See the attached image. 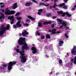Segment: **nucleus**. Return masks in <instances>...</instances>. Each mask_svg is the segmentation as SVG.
Masks as SVG:
<instances>
[{
  "label": "nucleus",
  "mask_w": 76,
  "mask_h": 76,
  "mask_svg": "<svg viewBox=\"0 0 76 76\" xmlns=\"http://www.w3.org/2000/svg\"><path fill=\"white\" fill-rule=\"evenodd\" d=\"M31 50L33 51L32 53L33 54H35V53H37V49H36V48L34 47H32Z\"/></svg>",
  "instance_id": "12"
},
{
  "label": "nucleus",
  "mask_w": 76,
  "mask_h": 76,
  "mask_svg": "<svg viewBox=\"0 0 76 76\" xmlns=\"http://www.w3.org/2000/svg\"><path fill=\"white\" fill-rule=\"evenodd\" d=\"M22 23L23 24V25H24V26H26V27H27V26H28L29 25H28V24L27 23L24 24L23 22H22Z\"/></svg>",
  "instance_id": "22"
},
{
  "label": "nucleus",
  "mask_w": 76,
  "mask_h": 76,
  "mask_svg": "<svg viewBox=\"0 0 76 76\" xmlns=\"http://www.w3.org/2000/svg\"><path fill=\"white\" fill-rule=\"evenodd\" d=\"M65 4V3H63L62 4H61L59 5L60 7H62V6H63Z\"/></svg>",
  "instance_id": "26"
},
{
  "label": "nucleus",
  "mask_w": 76,
  "mask_h": 76,
  "mask_svg": "<svg viewBox=\"0 0 76 76\" xmlns=\"http://www.w3.org/2000/svg\"><path fill=\"white\" fill-rule=\"evenodd\" d=\"M76 10V9H75V7L74 8H72V10Z\"/></svg>",
  "instance_id": "39"
},
{
  "label": "nucleus",
  "mask_w": 76,
  "mask_h": 76,
  "mask_svg": "<svg viewBox=\"0 0 76 76\" xmlns=\"http://www.w3.org/2000/svg\"><path fill=\"white\" fill-rule=\"evenodd\" d=\"M65 37L66 38H69V36H67V34H65Z\"/></svg>",
  "instance_id": "33"
},
{
  "label": "nucleus",
  "mask_w": 76,
  "mask_h": 76,
  "mask_svg": "<svg viewBox=\"0 0 76 76\" xmlns=\"http://www.w3.org/2000/svg\"><path fill=\"white\" fill-rule=\"evenodd\" d=\"M16 18H17V19L18 20H20V19H22V18L20 17H18Z\"/></svg>",
  "instance_id": "25"
},
{
  "label": "nucleus",
  "mask_w": 76,
  "mask_h": 76,
  "mask_svg": "<svg viewBox=\"0 0 76 76\" xmlns=\"http://www.w3.org/2000/svg\"><path fill=\"white\" fill-rule=\"evenodd\" d=\"M51 1H53V0H50Z\"/></svg>",
  "instance_id": "58"
},
{
  "label": "nucleus",
  "mask_w": 76,
  "mask_h": 76,
  "mask_svg": "<svg viewBox=\"0 0 76 76\" xmlns=\"http://www.w3.org/2000/svg\"><path fill=\"white\" fill-rule=\"evenodd\" d=\"M56 16H53L52 17L53 19H56Z\"/></svg>",
  "instance_id": "42"
},
{
  "label": "nucleus",
  "mask_w": 76,
  "mask_h": 76,
  "mask_svg": "<svg viewBox=\"0 0 76 76\" xmlns=\"http://www.w3.org/2000/svg\"><path fill=\"white\" fill-rule=\"evenodd\" d=\"M57 74H56V75H57Z\"/></svg>",
  "instance_id": "61"
},
{
  "label": "nucleus",
  "mask_w": 76,
  "mask_h": 76,
  "mask_svg": "<svg viewBox=\"0 0 76 76\" xmlns=\"http://www.w3.org/2000/svg\"><path fill=\"white\" fill-rule=\"evenodd\" d=\"M33 3L32 2H26L25 4L26 6H31Z\"/></svg>",
  "instance_id": "14"
},
{
  "label": "nucleus",
  "mask_w": 76,
  "mask_h": 76,
  "mask_svg": "<svg viewBox=\"0 0 76 76\" xmlns=\"http://www.w3.org/2000/svg\"><path fill=\"white\" fill-rule=\"evenodd\" d=\"M4 4V3H0V5H2Z\"/></svg>",
  "instance_id": "44"
},
{
  "label": "nucleus",
  "mask_w": 76,
  "mask_h": 76,
  "mask_svg": "<svg viewBox=\"0 0 76 76\" xmlns=\"http://www.w3.org/2000/svg\"><path fill=\"white\" fill-rule=\"evenodd\" d=\"M57 20L58 22V23H59V24H62V25H63L62 23L63 21H62V20L59 18H57Z\"/></svg>",
  "instance_id": "13"
},
{
  "label": "nucleus",
  "mask_w": 76,
  "mask_h": 76,
  "mask_svg": "<svg viewBox=\"0 0 76 76\" xmlns=\"http://www.w3.org/2000/svg\"><path fill=\"white\" fill-rule=\"evenodd\" d=\"M28 32H26V31H23L22 33V35L23 37H26V35H28Z\"/></svg>",
  "instance_id": "11"
},
{
  "label": "nucleus",
  "mask_w": 76,
  "mask_h": 76,
  "mask_svg": "<svg viewBox=\"0 0 76 76\" xmlns=\"http://www.w3.org/2000/svg\"><path fill=\"white\" fill-rule=\"evenodd\" d=\"M72 63L70 64V66L73 65V63L74 62V64H76V56L74 57V59H71Z\"/></svg>",
  "instance_id": "9"
},
{
  "label": "nucleus",
  "mask_w": 76,
  "mask_h": 76,
  "mask_svg": "<svg viewBox=\"0 0 76 76\" xmlns=\"http://www.w3.org/2000/svg\"><path fill=\"white\" fill-rule=\"evenodd\" d=\"M63 11H58V14H62V13H63Z\"/></svg>",
  "instance_id": "29"
},
{
  "label": "nucleus",
  "mask_w": 76,
  "mask_h": 76,
  "mask_svg": "<svg viewBox=\"0 0 76 76\" xmlns=\"http://www.w3.org/2000/svg\"><path fill=\"white\" fill-rule=\"evenodd\" d=\"M76 46H74V48H73V49L72 50L71 52L73 54H74V56H75V55H76Z\"/></svg>",
  "instance_id": "7"
},
{
  "label": "nucleus",
  "mask_w": 76,
  "mask_h": 76,
  "mask_svg": "<svg viewBox=\"0 0 76 76\" xmlns=\"http://www.w3.org/2000/svg\"><path fill=\"white\" fill-rule=\"evenodd\" d=\"M49 0H45V2H47V1H49Z\"/></svg>",
  "instance_id": "49"
},
{
  "label": "nucleus",
  "mask_w": 76,
  "mask_h": 76,
  "mask_svg": "<svg viewBox=\"0 0 76 76\" xmlns=\"http://www.w3.org/2000/svg\"><path fill=\"white\" fill-rule=\"evenodd\" d=\"M60 31H57V34H59V33H60Z\"/></svg>",
  "instance_id": "50"
},
{
  "label": "nucleus",
  "mask_w": 76,
  "mask_h": 76,
  "mask_svg": "<svg viewBox=\"0 0 76 76\" xmlns=\"http://www.w3.org/2000/svg\"><path fill=\"white\" fill-rule=\"evenodd\" d=\"M54 24H53V25H52L51 27H54Z\"/></svg>",
  "instance_id": "46"
},
{
  "label": "nucleus",
  "mask_w": 76,
  "mask_h": 76,
  "mask_svg": "<svg viewBox=\"0 0 76 76\" xmlns=\"http://www.w3.org/2000/svg\"><path fill=\"white\" fill-rule=\"evenodd\" d=\"M15 13H16V11H10V10H9V8H7L5 10V14L7 15H14Z\"/></svg>",
  "instance_id": "5"
},
{
  "label": "nucleus",
  "mask_w": 76,
  "mask_h": 76,
  "mask_svg": "<svg viewBox=\"0 0 76 76\" xmlns=\"http://www.w3.org/2000/svg\"><path fill=\"white\" fill-rule=\"evenodd\" d=\"M56 30L55 29H53L52 31V33L53 34H55V33H56Z\"/></svg>",
  "instance_id": "23"
},
{
  "label": "nucleus",
  "mask_w": 76,
  "mask_h": 76,
  "mask_svg": "<svg viewBox=\"0 0 76 76\" xmlns=\"http://www.w3.org/2000/svg\"><path fill=\"white\" fill-rule=\"evenodd\" d=\"M44 0H42V1H44Z\"/></svg>",
  "instance_id": "60"
},
{
  "label": "nucleus",
  "mask_w": 76,
  "mask_h": 76,
  "mask_svg": "<svg viewBox=\"0 0 76 76\" xmlns=\"http://www.w3.org/2000/svg\"><path fill=\"white\" fill-rule=\"evenodd\" d=\"M18 7V5H17V3H14L12 6V9H16Z\"/></svg>",
  "instance_id": "15"
},
{
  "label": "nucleus",
  "mask_w": 76,
  "mask_h": 76,
  "mask_svg": "<svg viewBox=\"0 0 76 76\" xmlns=\"http://www.w3.org/2000/svg\"><path fill=\"white\" fill-rule=\"evenodd\" d=\"M17 63L16 61H14L13 62H10L8 63V69L9 70H11L12 69V66H13V64L15 65Z\"/></svg>",
  "instance_id": "4"
},
{
  "label": "nucleus",
  "mask_w": 76,
  "mask_h": 76,
  "mask_svg": "<svg viewBox=\"0 0 76 76\" xmlns=\"http://www.w3.org/2000/svg\"><path fill=\"white\" fill-rule=\"evenodd\" d=\"M67 15L68 17H70V16H71V15L69 13V12H66L64 13L63 15H62V17H64V16H65V15Z\"/></svg>",
  "instance_id": "10"
},
{
  "label": "nucleus",
  "mask_w": 76,
  "mask_h": 76,
  "mask_svg": "<svg viewBox=\"0 0 76 76\" xmlns=\"http://www.w3.org/2000/svg\"><path fill=\"white\" fill-rule=\"evenodd\" d=\"M20 22L18 21V22L17 23V26L18 27H21L22 25L20 24Z\"/></svg>",
  "instance_id": "16"
},
{
  "label": "nucleus",
  "mask_w": 76,
  "mask_h": 76,
  "mask_svg": "<svg viewBox=\"0 0 76 76\" xmlns=\"http://www.w3.org/2000/svg\"><path fill=\"white\" fill-rule=\"evenodd\" d=\"M52 73H53V72H51L50 73V74L51 75V74H52Z\"/></svg>",
  "instance_id": "54"
},
{
  "label": "nucleus",
  "mask_w": 76,
  "mask_h": 76,
  "mask_svg": "<svg viewBox=\"0 0 76 76\" xmlns=\"http://www.w3.org/2000/svg\"><path fill=\"white\" fill-rule=\"evenodd\" d=\"M46 38H50V36L49 35H46Z\"/></svg>",
  "instance_id": "32"
},
{
  "label": "nucleus",
  "mask_w": 76,
  "mask_h": 76,
  "mask_svg": "<svg viewBox=\"0 0 76 76\" xmlns=\"http://www.w3.org/2000/svg\"><path fill=\"white\" fill-rule=\"evenodd\" d=\"M38 26L39 27H41L42 26V24L41 23H39Z\"/></svg>",
  "instance_id": "27"
},
{
  "label": "nucleus",
  "mask_w": 76,
  "mask_h": 76,
  "mask_svg": "<svg viewBox=\"0 0 76 76\" xmlns=\"http://www.w3.org/2000/svg\"><path fill=\"white\" fill-rule=\"evenodd\" d=\"M49 32H51V30H49Z\"/></svg>",
  "instance_id": "52"
},
{
  "label": "nucleus",
  "mask_w": 76,
  "mask_h": 76,
  "mask_svg": "<svg viewBox=\"0 0 76 76\" xmlns=\"http://www.w3.org/2000/svg\"><path fill=\"white\" fill-rule=\"evenodd\" d=\"M3 66L4 67H7V65H4Z\"/></svg>",
  "instance_id": "41"
},
{
  "label": "nucleus",
  "mask_w": 76,
  "mask_h": 76,
  "mask_svg": "<svg viewBox=\"0 0 76 76\" xmlns=\"http://www.w3.org/2000/svg\"><path fill=\"white\" fill-rule=\"evenodd\" d=\"M59 63L60 64H61V63H62V60H59Z\"/></svg>",
  "instance_id": "35"
},
{
  "label": "nucleus",
  "mask_w": 76,
  "mask_h": 76,
  "mask_svg": "<svg viewBox=\"0 0 76 76\" xmlns=\"http://www.w3.org/2000/svg\"><path fill=\"white\" fill-rule=\"evenodd\" d=\"M1 7V8H3L4 7H5V5H1L0 6Z\"/></svg>",
  "instance_id": "34"
},
{
  "label": "nucleus",
  "mask_w": 76,
  "mask_h": 76,
  "mask_svg": "<svg viewBox=\"0 0 76 76\" xmlns=\"http://www.w3.org/2000/svg\"><path fill=\"white\" fill-rule=\"evenodd\" d=\"M74 7H75L76 8V4H75L74 6Z\"/></svg>",
  "instance_id": "55"
},
{
  "label": "nucleus",
  "mask_w": 76,
  "mask_h": 76,
  "mask_svg": "<svg viewBox=\"0 0 76 76\" xmlns=\"http://www.w3.org/2000/svg\"><path fill=\"white\" fill-rule=\"evenodd\" d=\"M68 7V6H65L63 7V8H64V9H67Z\"/></svg>",
  "instance_id": "28"
},
{
  "label": "nucleus",
  "mask_w": 76,
  "mask_h": 76,
  "mask_svg": "<svg viewBox=\"0 0 76 76\" xmlns=\"http://www.w3.org/2000/svg\"><path fill=\"white\" fill-rule=\"evenodd\" d=\"M38 11H39V12H38V14L39 15H41V13L42 12V9H40V10H39Z\"/></svg>",
  "instance_id": "20"
},
{
  "label": "nucleus",
  "mask_w": 76,
  "mask_h": 76,
  "mask_svg": "<svg viewBox=\"0 0 76 76\" xmlns=\"http://www.w3.org/2000/svg\"><path fill=\"white\" fill-rule=\"evenodd\" d=\"M45 38V36H41V39H44Z\"/></svg>",
  "instance_id": "31"
},
{
  "label": "nucleus",
  "mask_w": 76,
  "mask_h": 76,
  "mask_svg": "<svg viewBox=\"0 0 76 76\" xmlns=\"http://www.w3.org/2000/svg\"><path fill=\"white\" fill-rule=\"evenodd\" d=\"M13 26V28H16V27H17V26H16V25H14Z\"/></svg>",
  "instance_id": "37"
},
{
  "label": "nucleus",
  "mask_w": 76,
  "mask_h": 76,
  "mask_svg": "<svg viewBox=\"0 0 76 76\" xmlns=\"http://www.w3.org/2000/svg\"><path fill=\"white\" fill-rule=\"evenodd\" d=\"M17 48H19V46H17Z\"/></svg>",
  "instance_id": "57"
},
{
  "label": "nucleus",
  "mask_w": 76,
  "mask_h": 76,
  "mask_svg": "<svg viewBox=\"0 0 76 76\" xmlns=\"http://www.w3.org/2000/svg\"><path fill=\"white\" fill-rule=\"evenodd\" d=\"M63 26H64L62 25V26H60L59 28H60V29H63Z\"/></svg>",
  "instance_id": "36"
},
{
  "label": "nucleus",
  "mask_w": 76,
  "mask_h": 76,
  "mask_svg": "<svg viewBox=\"0 0 76 76\" xmlns=\"http://www.w3.org/2000/svg\"><path fill=\"white\" fill-rule=\"evenodd\" d=\"M20 13L19 12H17L15 15V16H19V15H20Z\"/></svg>",
  "instance_id": "24"
},
{
  "label": "nucleus",
  "mask_w": 76,
  "mask_h": 76,
  "mask_svg": "<svg viewBox=\"0 0 76 76\" xmlns=\"http://www.w3.org/2000/svg\"><path fill=\"white\" fill-rule=\"evenodd\" d=\"M40 5H42L43 6H49V4L46 5L45 4L42 3L40 2L39 3Z\"/></svg>",
  "instance_id": "21"
},
{
  "label": "nucleus",
  "mask_w": 76,
  "mask_h": 76,
  "mask_svg": "<svg viewBox=\"0 0 76 76\" xmlns=\"http://www.w3.org/2000/svg\"><path fill=\"white\" fill-rule=\"evenodd\" d=\"M63 43H64V42L63 41H60L59 43V46L61 47V46H62L63 45Z\"/></svg>",
  "instance_id": "18"
},
{
  "label": "nucleus",
  "mask_w": 76,
  "mask_h": 76,
  "mask_svg": "<svg viewBox=\"0 0 76 76\" xmlns=\"http://www.w3.org/2000/svg\"><path fill=\"white\" fill-rule=\"evenodd\" d=\"M16 51L17 53H20L21 56H20V58L21 62L22 63H25L26 61V56H25V53H24L25 51H24L23 50H22V51H19V50L18 49H16Z\"/></svg>",
  "instance_id": "2"
},
{
  "label": "nucleus",
  "mask_w": 76,
  "mask_h": 76,
  "mask_svg": "<svg viewBox=\"0 0 76 76\" xmlns=\"http://www.w3.org/2000/svg\"><path fill=\"white\" fill-rule=\"evenodd\" d=\"M36 34L38 35H40V33L38 32V31H37L36 32Z\"/></svg>",
  "instance_id": "30"
},
{
  "label": "nucleus",
  "mask_w": 76,
  "mask_h": 76,
  "mask_svg": "<svg viewBox=\"0 0 76 76\" xmlns=\"http://www.w3.org/2000/svg\"><path fill=\"white\" fill-rule=\"evenodd\" d=\"M19 35H20V36H21V34H19Z\"/></svg>",
  "instance_id": "59"
},
{
  "label": "nucleus",
  "mask_w": 76,
  "mask_h": 76,
  "mask_svg": "<svg viewBox=\"0 0 76 76\" xmlns=\"http://www.w3.org/2000/svg\"><path fill=\"white\" fill-rule=\"evenodd\" d=\"M8 19H10L11 21V24L12 25L14 22V17L13 16H9L8 17Z\"/></svg>",
  "instance_id": "8"
},
{
  "label": "nucleus",
  "mask_w": 76,
  "mask_h": 76,
  "mask_svg": "<svg viewBox=\"0 0 76 76\" xmlns=\"http://www.w3.org/2000/svg\"><path fill=\"white\" fill-rule=\"evenodd\" d=\"M26 22H28V21H29V20H26Z\"/></svg>",
  "instance_id": "48"
},
{
  "label": "nucleus",
  "mask_w": 76,
  "mask_h": 76,
  "mask_svg": "<svg viewBox=\"0 0 76 76\" xmlns=\"http://www.w3.org/2000/svg\"><path fill=\"white\" fill-rule=\"evenodd\" d=\"M46 58H49V56H48V55H46Z\"/></svg>",
  "instance_id": "45"
},
{
  "label": "nucleus",
  "mask_w": 76,
  "mask_h": 76,
  "mask_svg": "<svg viewBox=\"0 0 76 76\" xmlns=\"http://www.w3.org/2000/svg\"><path fill=\"white\" fill-rule=\"evenodd\" d=\"M28 18V19H31L32 20H35V19L33 18L32 17L30 16H27Z\"/></svg>",
  "instance_id": "17"
},
{
  "label": "nucleus",
  "mask_w": 76,
  "mask_h": 76,
  "mask_svg": "<svg viewBox=\"0 0 76 76\" xmlns=\"http://www.w3.org/2000/svg\"><path fill=\"white\" fill-rule=\"evenodd\" d=\"M67 22L66 21H64L62 22V25L64 26V28H65L66 29H69V27H67Z\"/></svg>",
  "instance_id": "6"
},
{
  "label": "nucleus",
  "mask_w": 76,
  "mask_h": 76,
  "mask_svg": "<svg viewBox=\"0 0 76 76\" xmlns=\"http://www.w3.org/2000/svg\"><path fill=\"white\" fill-rule=\"evenodd\" d=\"M25 38L20 37L18 42V43L20 45H23L22 49L23 50H28L29 49V47H28L27 44L26 42L25 41Z\"/></svg>",
  "instance_id": "1"
},
{
  "label": "nucleus",
  "mask_w": 76,
  "mask_h": 76,
  "mask_svg": "<svg viewBox=\"0 0 76 76\" xmlns=\"http://www.w3.org/2000/svg\"><path fill=\"white\" fill-rule=\"evenodd\" d=\"M64 1L65 3H67V0H64Z\"/></svg>",
  "instance_id": "43"
},
{
  "label": "nucleus",
  "mask_w": 76,
  "mask_h": 76,
  "mask_svg": "<svg viewBox=\"0 0 76 76\" xmlns=\"http://www.w3.org/2000/svg\"><path fill=\"white\" fill-rule=\"evenodd\" d=\"M51 13H49V14H47V15H48V16H51Z\"/></svg>",
  "instance_id": "40"
},
{
  "label": "nucleus",
  "mask_w": 76,
  "mask_h": 76,
  "mask_svg": "<svg viewBox=\"0 0 76 76\" xmlns=\"http://www.w3.org/2000/svg\"><path fill=\"white\" fill-rule=\"evenodd\" d=\"M1 11L2 12H4V11L3 9L1 10Z\"/></svg>",
  "instance_id": "47"
},
{
  "label": "nucleus",
  "mask_w": 76,
  "mask_h": 76,
  "mask_svg": "<svg viewBox=\"0 0 76 76\" xmlns=\"http://www.w3.org/2000/svg\"><path fill=\"white\" fill-rule=\"evenodd\" d=\"M51 21H50L49 22L45 21V22H43V24L44 25H47L48 24H51Z\"/></svg>",
  "instance_id": "19"
},
{
  "label": "nucleus",
  "mask_w": 76,
  "mask_h": 76,
  "mask_svg": "<svg viewBox=\"0 0 76 76\" xmlns=\"http://www.w3.org/2000/svg\"><path fill=\"white\" fill-rule=\"evenodd\" d=\"M67 56H69V53H67Z\"/></svg>",
  "instance_id": "53"
},
{
  "label": "nucleus",
  "mask_w": 76,
  "mask_h": 76,
  "mask_svg": "<svg viewBox=\"0 0 76 76\" xmlns=\"http://www.w3.org/2000/svg\"><path fill=\"white\" fill-rule=\"evenodd\" d=\"M10 25L9 24L8 26H6V27H4V25H2L1 27V31L0 30V35L1 36L3 35V34L4 33V32L6 31L7 29H9L10 27Z\"/></svg>",
  "instance_id": "3"
},
{
  "label": "nucleus",
  "mask_w": 76,
  "mask_h": 76,
  "mask_svg": "<svg viewBox=\"0 0 76 76\" xmlns=\"http://www.w3.org/2000/svg\"><path fill=\"white\" fill-rule=\"evenodd\" d=\"M54 1H58V0H54Z\"/></svg>",
  "instance_id": "51"
},
{
  "label": "nucleus",
  "mask_w": 76,
  "mask_h": 76,
  "mask_svg": "<svg viewBox=\"0 0 76 76\" xmlns=\"http://www.w3.org/2000/svg\"><path fill=\"white\" fill-rule=\"evenodd\" d=\"M57 6V5L56 4H54L53 5V7L54 8H56V7Z\"/></svg>",
  "instance_id": "38"
},
{
  "label": "nucleus",
  "mask_w": 76,
  "mask_h": 76,
  "mask_svg": "<svg viewBox=\"0 0 76 76\" xmlns=\"http://www.w3.org/2000/svg\"><path fill=\"white\" fill-rule=\"evenodd\" d=\"M0 69H2L3 68H2V67H0Z\"/></svg>",
  "instance_id": "56"
}]
</instances>
